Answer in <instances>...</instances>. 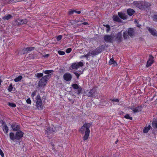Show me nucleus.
I'll list each match as a JSON object with an SVG mask.
<instances>
[{
	"label": "nucleus",
	"mask_w": 157,
	"mask_h": 157,
	"mask_svg": "<svg viewBox=\"0 0 157 157\" xmlns=\"http://www.w3.org/2000/svg\"><path fill=\"white\" fill-rule=\"evenodd\" d=\"M91 124L90 123H86L82 126L80 128V132L82 134L85 133V135L83 137V140L85 141L87 140L89 136L90 130L89 128Z\"/></svg>",
	"instance_id": "nucleus-1"
},
{
	"label": "nucleus",
	"mask_w": 157,
	"mask_h": 157,
	"mask_svg": "<svg viewBox=\"0 0 157 157\" xmlns=\"http://www.w3.org/2000/svg\"><path fill=\"white\" fill-rule=\"evenodd\" d=\"M24 134V132L21 130L17 132L15 135L13 133L10 132V137L13 141L15 140H20L23 136Z\"/></svg>",
	"instance_id": "nucleus-2"
},
{
	"label": "nucleus",
	"mask_w": 157,
	"mask_h": 157,
	"mask_svg": "<svg viewBox=\"0 0 157 157\" xmlns=\"http://www.w3.org/2000/svg\"><path fill=\"white\" fill-rule=\"evenodd\" d=\"M36 106L38 109H42V103L40 95H38L36 97Z\"/></svg>",
	"instance_id": "nucleus-3"
},
{
	"label": "nucleus",
	"mask_w": 157,
	"mask_h": 157,
	"mask_svg": "<svg viewBox=\"0 0 157 157\" xmlns=\"http://www.w3.org/2000/svg\"><path fill=\"white\" fill-rule=\"evenodd\" d=\"M83 66V63L82 62L78 63H75L71 64V68L73 69L77 70L79 67H82Z\"/></svg>",
	"instance_id": "nucleus-4"
},
{
	"label": "nucleus",
	"mask_w": 157,
	"mask_h": 157,
	"mask_svg": "<svg viewBox=\"0 0 157 157\" xmlns=\"http://www.w3.org/2000/svg\"><path fill=\"white\" fill-rule=\"evenodd\" d=\"M13 130L14 131H20V126L19 125L17 124L14 123L12 124L11 126Z\"/></svg>",
	"instance_id": "nucleus-5"
},
{
	"label": "nucleus",
	"mask_w": 157,
	"mask_h": 157,
	"mask_svg": "<svg viewBox=\"0 0 157 157\" xmlns=\"http://www.w3.org/2000/svg\"><path fill=\"white\" fill-rule=\"evenodd\" d=\"M47 82L46 81V80L42 77L40 80L37 86L39 87H44L46 86Z\"/></svg>",
	"instance_id": "nucleus-6"
},
{
	"label": "nucleus",
	"mask_w": 157,
	"mask_h": 157,
	"mask_svg": "<svg viewBox=\"0 0 157 157\" xmlns=\"http://www.w3.org/2000/svg\"><path fill=\"white\" fill-rule=\"evenodd\" d=\"M96 92V89L95 88H93L89 92H87V95L88 97H93L94 96H95Z\"/></svg>",
	"instance_id": "nucleus-7"
},
{
	"label": "nucleus",
	"mask_w": 157,
	"mask_h": 157,
	"mask_svg": "<svg viewBox=\"0 0 157 157\" xmlns=\"http://www.w3.org/2000/svg\"><path fill=\"white\" fill-rule=\"evenodd\" d=\"M153 59L154 57L151 55H149V59L147 63V67H149L151 66L152 63H153L154 62Z\"/></svg>",
	"instance_id": "nucleus-8"
},
{
	"label": "nucleus",
	"mask_w": 157,
	"mask_h": 157,
	"mask_svg": "<svg viewBox=\"0 0 157 157\" xmlns=\"http://www.w3.org/2000/svg\"><path fill=\"white\" fill-rule=\"evenodd\" d=\"M104 38L105 41L109 43L112 42L113 37L111 36L106 35L104 36Z\"/></svg>",
	"instance_id": "nucleus-9"
},
{
	"label": "nucleus",
	"mask_w": 157,
	"mask_h": 157,
	"mask_svg": "<svg viewBox=\"0 0 157 157\" xmlns=\"http://www.w3.org/2000/svg\"><path fill=\"white\" fill-rule=\"evenodd\" d=\"M63 77L65 80L68 81L71 80L72 78L71 75L69 73L65 74L63 76Z\"/></svg>",
	"instance_id": "nucleus-10"
},
{
	"label": "nucleus",
	"mask_w": 157,
	"mask_h": 157,
	"mask_svg": "<svg viewBox=\"0 0 157 157\" xmlns=\"http://www.w3.org/2000/svg\"><path fill=\"white\" fill-rule=\"evenodd\" d=\"M35 49V47H28L24 48L23 49V54L29 53V52Z\"/></svg>",
	"instance_id": "nucleus-11"
},
{
	"label": "nucleus",
	"mask_w": 157,
	"mask_h": 157,
	"mask_svg": "<svg viewBox=\"0 0 157 157\" xmlns=\"http://www.w3.org/2000/svg\"><path fill=\"white\" fill-rule=\"evenodd\" d=\"M122 34L121 32L118 33L117 35L116 38V40L118 42L120 43L122 41Z\"/></svg>",
	"instance_id": "nucleus-12"
},
{
	"label": "nucleus",
	"mask_w": 157,
	"mask_h": 157,
	"mask_svg": "<svg viewBox=\"0 0 157 157\" xmlns=\"http://www.w3.org/2000/svg\"><path fill=\"white\" fill-rule=\"evenodd\" d=\"M127 33L128 35L130 36H133L134 34V29L132 28L128 29Z\"/></svg>",
	"instance_id": "nucleus-13"
},
{
	"label": "nucleus",
	"mask_w": 157,
	"mask_h": 157,
	"mask_svg": "<svg viewBox=\"0 0 157 157\" xmlns=\"http://www.w3.org/2000/svg\"><path fill=\"white\" fill-rule=\"evenodd\" d=\"M118 14L121 18L123 20L126 19L127 18V15L124 13L122 12H118Z\"/></svg>",
	"instance_id": "nucleus-14"
},
{
	"label": "nucleus",
	"mask_w": 157,
	"mask_h": 157,
	"mask_svg": "<svg viewBox=\"0 0 157 157\" xmlns=\"http://www.w3.org/2000/svg\"><path fill=\"white\" fill-rule=\"evenodd\" d=\"M105 45H102L96 48L97 51L99 53L105 50Z\"/></svg>",
	"instance_id": "nucleus-15"
},
{
	"label": "nucleus",
	"mask_w": 157,
	"mask_h": 157,
	"mask_svg": "<svg viewBox=\"0 0 157 157\" xmlns=\"http://www.w3.org/2000/svg\"><path fill=\"white\" fill-rule=\"evenodd\" d=\"M148 30L151 34L153 36H157L156 30L153 28H149Z\"/></svg>",
	"instance_id": "nucleus-16"
},
{
	"label": "nucleus",
	"mask_w": 157,
	"mask_h": 157,
	"mask_svg": "<svg viewBox=\"0 0 157 157\" xmlns=\"http://www.w3.org/2000/svg\"><path fill=\"white\" fill-rule=\"evenodd\" d=\"M113 18L114 21H116L118 22H122V21L117 16H113Z\"/></svg>",
	"instance_id": "nucleus-17"
},
{
	"label": "nucleus",
	"mask_w": 157,
	"mask_h": 157,
	"mask_svg": "<svg viewBox=\"0 0 157 157\" xmlns=\"http://www.w3.org/2000/svg\"><path fill=\"white\" fill-rule=\"evenodd\" d=\"M127 12L129 15L132 16L133 14L135 11L132 9H128L127 10Z\"/></svg>",
	"instance_id": "nucleus-18"
},
{
	"label": "nucleus",
	"mask_w": 157,
	"mask_h": 157,
	"mask_svg": "<svg viewBox=\"0 0 157 157\" xmlns=\"http://www.w3.org/2000/svg\"><path fill=\"white\" fill-rule=\"evenodd\" d=\"M12 17V16L10 14H8L7 15H5V16L2 17L4 20H8Z\"/></svg>",
	"instance_id": "nucleus-19"
},
{
	"label": "nucleus",
	"mask_w": 157,
	"mask_h": 157,
	"mask_svg": "<svg viewBox=\"0 0 157 157\" xmlns=\"http://www.w3.org/2000/svg\"><path fill=\"white\" fill-rule=\"evenodd\" d=\"M112 64H113L114 66L117 65V63L115 60H114L113 59V58L110 59L109 62V65H111Z\"/></svg>",
	"instance_id": "nucleus-20"
},
{
	"label": "nucleus",
	"mask_w": 157,
	"mask_h": 157,
	"mask_svg": "<svg viewBox=\"0 0 157 157\" xmlns=\"http://www.w3.org/2000/svg\"><path fill=\"white\" fill-rule=\"evenodd\" d=\"M3 130L5 133L7 134L8 132L9 128L6 125H5L3 126Z\"/></svg>",
	"instance_id": "nucleus-21"
},
{
	"label": "nucleus",
	"mask_w": 157,
	"mask_h": 157,
	"mask_svg": "<svg viewBox=\"0 0 157 157\" xmlns=\"http://www.w3.org/2000/svg\"><path fill=\"white\" fill-rule=\"evenodd\" d=\"M22 19L18 18L15 21V22L16 23V25H21L22 24Z\"/></svg>",
	"instance_id": "nucleus-22"
},
{
	"label": "nucleus",
	"mask_w": 157,
	"mask_h": 157,
	"mask_svg": "<svg viewBox=\"0 0 157 157\" xmlns=\"http://www.w3.org/2000/svg\"><path fill=\"white\" fill-rule=\"evenodd\" d=\"M151 126L149 125L147 127L143 129V132L144 133H147L148 131L150 130Z\"/></svg>",
	"instance_id": "nucleus-23"
},
{
	"label": "nucleus",
	"mask_w": 157,
	"mask_h": 157,
	"mask_svg": "<svg viewBox=\"0 0 157 157\" xmlns=\"http://www.w3.org/2000/svg\"><path fill=\"white\" fill-rule=\"evenodd\" d=\"M22 78L23 77L21 75L19 76L14 79V81L16 82H19L21 81Z\"/></svg>",
	"instance_id": "nucleus-24"
},
{
	"label": "nucleus",
	"mask_w": 157,
	"mask_h": 157,
	"mask_svg": "<svg viewBox=\"0 0 157 157\" xmlns=\"http://www.w3.org/2000/svg\"><path fill=\"white\" fill-rule=\"evenodd\" d=\"M51 74L50 75H45L43 77L46 80L47 82L48 80V79L51 77Z\"/></svg>",
	"instance_id": "nucleus-25"
},
{
	"label": "nucleus",
	"mask_w": 157,
	"mask_h": 157,
	"mask_svg": "<svg viewBox=\"0 0 157 157\" xmlns=\"http://www.w3.org/2000/svg\"><path fill=\"white\" fill-rule=\"evenodd\" d=\"M43 74L42 73H38L35 75V76L38 79L41 77H43Z\"/></svg>",
	"instance_id": "nucleus-26"
},
{
	"label": "nucleus",
	"mask_w": 157,
	"mask_h": 157,
	"mask_svg": "<svg viewBox=\"0 0 157 157\" xmlns=\"http://www.w3.org/2000/svg\"><path fill=\"white\" fill-rule=\"evenodd\" d=\"M152 126L157 128V118L155 119L152 122Z\"/></svg>",
	"instance_id": "nucleus-27"
},
{
	"label": "nucleus",
	"mask_w": 157,
	"mask_h": 157,
	"mask_svg": "<svg viewBox=\"0 0 157 157\" xmlns=\"http://www.w3.org/2000/svg\"><path fill=\"white\" fill-rule=\"evenodd\" d=\"M99 53L98 52V51H97L96 48L95 49L92 51L90 53V54H91V55H93L94 56L97 55Z\"/></svg>",
	"instance_id": "nucleus-28"
},
{
	"label": "nucleus",
	"mask_w": 157,
	"mask_h": 157,
	"mask_svg": "<svg viewBox=\"0 0 157 157\" xmlns=\"http://www.w3.org/2000/svg\"><path fill=\"white\" fill-rule=\"evenodd\" d=\"M123 36L124 37L125 39H127L129 37V35L127 33V31H126L124 33Z\"/></svg>",
	"instance_id": "nucleus-29"
},
{
	"label": "nucleus",
	"mask_w": 157,
	"mask_h": 157,
	"mask_svg": "<svg viewBox=\"0 0 157 157\" xmlns=\"http://www.w3.org/2000/svg\"><path fill=\"white\" fill-rule=\"evenodd\" d=\"M72 86L73 87V88L75 90H77L80 87H79L78 85L76 83H74L72 84Z\"/></svg>",
	"instance_id": "nucleus-30"
},
{
	"label": "nucleus",
	"mask_w": 157,
	"mask_h": 157,
	"mask_svg": "<svg viewBox=\"0 0 157 157\" xmlns=\"http://www.w3.org/2000/svg\"><path fill=\"white\" fill-rule=\"evenodd\" d=\"M47 130L46 131L45 133H47V134H48V133H51L52 132H53L54 131L52 130V131L51 130V128L50 127H48L47 128Z\"/></svg>",
	"instance_id": "nucleus-31"
},
{
	"label": "nucleus",
	"mask_w": 157,
	"mask_h": 157,
	"mask_svg": "<svg viewBox=\"0 0 157 157\" xmlns=\"http://www.w3.org/2000/svg\"><path fill=\"white\" fill-rule=\"evenodd\" d=\"M53 70H45L43 71L44 73L46 74L50 75L49 74L53 72Z\"/></svg>",
	"instance_id": "nucleus-32"
},
{
	"label": "nucleus",
	"mask_w": 157,
	"mask_h": 157,
	"mask_svg": "<svg viewBox=\"0 0 157 157\" xmlns=\"http://www.w3.org/2000/svg\"><path fill=\"white\" fill-rule=\"evenodd\" d=\"M124 117L126 119H128L132 120V117L130 116L128 114H127L124 116Z\"/></svg>",
	"instance_id": "nucleus-33"
},
{
	"label": "nucleus",
	"mask_w": 157,
	"mask_h": 157,
	"mask_svg": "<svg viewBox=\"0 0 157 157\" xmlns=\"http://www.w3.org/2000/svg\"><path fill=\"white\" fill-rule=\"evenodd\" d=\"M13 88V87L11 83L8 88V90L9 92H11L12 91Z\"/></svg>",
	"instance_id": "nucleus-34"
},
{
	"label": "nucleus",
	"mask_w": 157,
	"mask_h": 157,
	"mask_svg": "<svg viewBox=\"0 0 157 157\" xmlns=\"http://www.w3.org/2000/svg\"><path fill=\"white\" fill-rule=\"evenodd\" d=\"M153 21L157 22V15L155 14L152 17Z\"/></svg>",
	"instance_id": "nucleus-35"
},
{
	"label": "nucleus",
	"mask_w": 157,
	"mask_h": 157,
	"mask_svg": "<svg viewBox=\"0 0 157 157\" xmlns=\"http://www.w3.org/2000/svg\"><path fill=\"white\" fill-rule=\"evenodd\" d=\"M8 105L12 107H14L16 106V105L13 103L9 102Z\"/></svg>",
	"instance_id": "nucleus-36"
},
{
	"label": "nucleus",
	"mask_w": 157,
	"mask_h": 157,
	"mask_svg": "<svg viewBox=\"0 0 157 157\" xmlns=\"http://www.w3.org/2000/svg\"><path fill=\"white\" fill-rule=\"evenodd\" d=\"M75 10L72 9H70L69 11L68 12V14L69 15L73 14L75 12Z\"/></svg>",
	"instance_id": "nucleus-37"
},
{
	"label": "nucleus",
	"mask_w": 157,
	"mask_h": 157,
	"mask_svg": "<svg viewBox=\"0 0 157 157\" xmlns=\"http://www.w3.org/2000/svg\"><path fill=\"white\" fill-rule=\"evenodd\" d=\"M110 101L113 102H119V100L118 99L113 98V99H110Z\"/></svg>",
	"instance_id": "nucleus-38"
},
{
	"label": "nucleus",
	"mask_w": 157,
	"mask_h": 157,
	"mask_svg": "<svg viewBox=\"0 0 157 157\" xmlns=\"http://www.w3.org/2000/svg\"><path fill=\"white\" fill-rule=\"evenodd\" d=\"M78 89V90L77 92V94L78 95H79L80 93L82 92V89L81 87H80Z\"/></svg>",
	"instance_id": "nucleus-39"
},
{
	"label": "nucleus",
	"mask_w": 157,
	"mask_h": 157,
	"mask_svg": "<svg viewBox=\"0 0 157 157\" xmlns=\"http://www.w3.org/2000/svg\"><path fill=\"white\" fill-rule=\"evenodd\" d=\"M36 57V56L34 54H29V57L30 59H34Z\"/></svg>",
	"instance_id": "nucleus-40"
},
{
	"label": "nucleus",
	"mask_w": 157,
	"mask_h": 157,
	"mask_svg": "<svg viewBox=\"0 0 157 157\" xmlns=\"http://www.w3.org/2000/svg\"><path fill=\"white\" fill-rule=\"evenodd\" d=\"M58 53L61 55H63L65 54V52H64L59 50L58 51Z\"/></svg>",
	"instance_id": "nucleus-41"
},
{
	"label": "nucleus",
	"mask_w": 157,
	"mask_h": 157,
	"mask_svg": "<svg viewBox=\"0 0 157 157\" xmlns=\"http://www.w3.org/2000/svg\"><path fill=\"white\" fill-rule=\"evenodd\" d=\"M22 24H26L28 22V20L27 19H22Z\"/></svg>",
	"instance_id": "nucleus-42"
},
{
	"label": "nucleus",
	"mask_w": 157,
	"mask_h": 157,
	"mask_svg": "<svg viewBox=\"0 0 157 157\" xmlns=\"http://www.w3.org/2000/svg\"><path fill=\"white\" fill-rule=\"evenodd\" d=\"M62 35H59L58 36L56 37V39L57 40V41H59L60 40H61V39H62Z\"/></svg>",
	"instance_id": "nucleus-43"
},
{
	"label": "nucleus",
	"mask_w": 157,
	"mask_h": 157,
	"mask_svg": "<svg viewBox=\"0 0 157 157\" xmlns=\"http://www.w3.org/2000/svg\"><path fill=\"white\" fill-rule=\"evenodd\" d=\"M72 49L71 48H69L67 49L66 51V52L67 53H70Z\"/></svg>",
	"instance_id": "nucleus-44"
},
{
	"label": "nucleus",
	"mask_w": 157,
	"mask_h": 157,
	"mask_svg": "<svg viewBox=\"0 0 157 157\" xmlns=\"http://www.w3.org/2000/svg\"><path fill=\"white\" fill-rule=\"evenodd\" d=\"M141 106H138L137 107H136V108L137 109V110H138V112H139L141 111Z\"/></svg>",
	"instance_id": "nucleus-45"
},
{
	"label": "nucleus",
	"mask_w": 157,
	"mask_h": 157,
	"mask_svg": "<svg viewBox=\"0 0 157 157\" xmlns=\"http://www.w3.org/2000/svg\"><path fill=\"white\" fill-rule=\"evenodd\" d=\"M74 73L75 75L76 76L77 78H78L79 76L80 75V74L76 72H74Z\"/></svg>",
	"instance_id": "nucleus-46"
},
{
	"label": "nucleus",
	"mask_w": 157,
	"mask_h": 157,
	"mask_svg": "<svg viewBox=\"0 0 157 157\" xmlns=\"http://www.w3.org/2000/svg\"><path fill=\"white\" fill-rule=\"evenodd\" d=\"M26 101L27 103L28 104H30L31 103V101L30 100V98H28L27 99Z\"/></svg>",
	"instance_id": "nucleus-47"
},
{
	"label": "nucleus",
	"mask_w": 157,
	"mask_h": 157,
	"mask_svg": "<svg viewBox=\"0 0 157 157\" xmlns=\"http://www.w3.org/2000/svg\"><path fill=\"white\" fill-rule=\"evenodd\" d=\"M36 91H34V92H33L31 94V96L32 97H33L35 95H36Z\"/></svg>",
	"instance_id": "nucleus-48"
},
{
	"label": "nucleus",
	"mask_w": 157,
	"mask_h": 157,
	"mask_svg": "<svg viewBox=\"0 0 157 157\" xmlns=\"http://www.w3.org/2000/svg\"><path fill=\"white\" fill-rule=\"evenodd\" d=\"M91 54H90V52H89L88 53H87V54H86L85 55H84V56L85 57H86L87 59L88 58V57L90 55H91Z\"/></svg>",
	"instance_id": "nucleus-49"
},
{
	"label": "nucleus",
	"mask_w": 157,
	"mask_h": 157,
	"mask_svg": "<svg viewBox=\"0 0 157 157\" xmlns=\"http://www.w3.org/2000/svg\"><path fill=\"white\" fill-rule=\"evenodd\" d=\"M134 113H136L138 112V110H137V109H136V108H135L134 107V109L133 110Z\"/></svg>",
	"instance_id": "nucleus-50"
},
{
	"label": "nucleus",
	"mask_w": 157,
	"mask_h": 157,
	"mask_svg": "<svg viewBox=\"0 0 157 157\" xmlns=\"http://www.w3.org/2000/svg\"><path fill=\"white\" fill-rule=\"evenodd\" d=\"M7 1L9 2H16L18 1V0H7Z\"/></svg>",
	"instance_id": "nucleus-51"
},
{
	"label": "nucleus",
	"mask_w": 157,
	"mask_h": 157,
	"mask_svg": "<svg viewBox=\"0 0 157 157\" xmlns=\"http://www.w3.org/2000/svg\"><path fill=\"white\" fill-rule=\"evenodd\" d=\"M1 123H2V125L3 126H4L5 124V125H6V123H5V121H3V120L2 121H1Z\"/></svg>",
	"instance_id": "nucleus-52"
},
{
	"label": "nucleus",
	"mask_w": 157,
	"mask_h": 157,
	"mask_svg": "<svg viewBox=\"0 0 157 157\" xmlns=\"http://www.w3.org/2000/svg\"><path fill=\"white\" fill-rule=\"evenodd\" d=\"M49 56V54H47L43 56V57L44 58H48Z\"/></svg>",
	"instance_id": "nucleus-53"
},
{
	"label": "nucleus",
	"mask_w": 157,
	"mask_h": 157,
	"mask_svg": "<svg viewBox=\"0 0 157 157\" xmlns=\"http://www.w3.org/2000/svg\"><path fill=\"white\" fill-rule=\"evenodd\" d=\"M133 3L136 6H138V3H137V2H133Z\"/></svg>",
	"instance_id": "nucleus-54"
},
{
	"label": "nucleus",
	"mask_w": 157,
	"mask_h": 157,
	"mask_svg": "<svg viewBox=\"0 0 157 157\" xmlns=\"http://www.w3.org/2000/svg\"><path fill=\"white\" fill-rule=\"evenodd\" d=\"M75 12L76 13L78 14H80L81 13V11H77V10H75Z\"/></svg>",
	"instance_id": "nucleus-55"
},
{
	"label": "nucleus",
	"mask_w": 157,
	"mask_h": 157,
	"mask_svg": "<svg viewBox=\"0 0 157 157\" xmlns=\"http://www.w3.org/2000/svg\"><path fill=\"white\" fill-rule=\"evenodd\" d=\"M82 24L84 25H89V24L88 22H83L82 23Z\"/></svg>",
	"instance_id": "nucleus-56"
},
{
	"label": "nucleus",
	"mask_w": 157,
	"mask_h": 157,
	"mask_svg": "<svg viewBox=\"0 0 157 157\" xmlns=\"http://www.w3.org/2000/svg\"><path fill=\"white\" fill-rule=\"evenodd\" d=\"M107 29H106V31L107 32H108L109 31L110 29V27H109V28H107Z\"/></svg>",
	"instance_id": "nucleus-57"
},
{
	"label": "nucleus",
	"mask_w": 157,
	"mask_h": 157,
	"mask_svg": "<svg viewBox=\"0 0 157 157\" xmlns=\"http://www.w3.org/2000/svg\"><path fill=\"white\" fill-rule=\"evenodd\" d=\"M103 26L106 27L107 28H109V27H110L109 25H104Z\"/></svg>",
	"instance_id": "nucleus-58"
},
{
	"label": "nucleus",
	"mask_w": 157,
	"mask_h": 157,
	"mask_svg": "<svg viewBox=\"0 0 157 157\" xmlns=\"http://www.w3.org/2000/svg\"><path fill=\"white\" fill-rule=\"evenodd\" d=\"M128 109H131V110H133V109H134V107H131L130 106H129L128 107Z\"/></svg>",
	"instance_id": "nucleus-59"
},
{
	"label": "nucleus",
	"mask_w": 157,
	"mask_h": 157,
	"mask_svg": "<svg viewBox=\"0 0 157 157\" xmlns=\"http://www.w3.org/2000/svg\"><path fill=\"white\" fill-rule=\"evenodd\" d=\"M118 140H117L115 142V144H117V142H118Z\"/></svg>",
	"instance_id": "nucleus-60"
},
{
	"label": "nucleus",
	"mask_w": 157,
	"mask_h": 157,
	"mask_svg": "<svg viewBox=\"0 0 157 157\" xmlns=\"http://www.w3.org/2000/svg\"><path fill=\"white\" fill-rule=\"evenodd\" d=\"M85 57V56H84V55L83 56H82L81 57V58H83V57Z\"/></svg>",
	"instance_id": "nucleus-61"
},
{
	"label": "nucleus",
	"mask_w": 157,
	"mask_h": 157,
	"mask_svg": "<svg viewBox=\"0 0 157 157\" xmlns=\"http://www.w3.org/2000/svg\"><path fill=\"white\" fill-rule=\"evenodd\" d=\"M1 80L0 79V85H1Z\"/></svg>",
	"instance_id": "nucleus-62"
},
{
	"label": "nucleus",
	"mask_w": 157,
	"mask_h": 157,
	"mask_svg": "<svg viewBox=\"0 0 157 157\" xmlns=\"http://www.w3.org/2000/svg\"><path fill=\"white\" fill-rule=\"evenodd\" d=\"M82 72L81 73V74H82V73H83V71H82Z\"/></svg>",
	"instance_id": "nucleus-63"
},
{
	"label": "nucleus",
	"mask_w": 157,
	"mask_h": 157,
	"mask_svg": "<svg viewBox=\"0 0 157 157\" xmlns=\"http://www.w3.org/2000/svg\"><path fill=\"white\" fill-rule=\"evenodd\" d=\"M78 71V72H79V73L81 72V71Z\"/></svg>",
	"instance_id": "nucleus-64"
}]
</instances>
